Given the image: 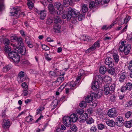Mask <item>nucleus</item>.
<instances>
[{
    "label": "nucleus",
    "mask_w": 132,
    "mask_h": 132,
    "mask_svg": "<svg viewBox=\"0 0 132 132\" xmlns=\"http://www.w3.org/2000/svg\"><path fill=\"white\" fill-rule=\"evenodd\" d=\"M3 43L5 46L9 45L10 44V40L9 39L5 38L3 40Z\"/></svg>",
    "instance_id": "obj_43"
},
{
    "label": "nucleus",
    "mask_w": 132,
    "mask_h": 132,
    "mask_svg": "<svg viewBox=\"0 0 132 132\" xmlns=\"http://www.w3.org/2000/svg\"><path fill=\"white\" fill-rule=\"evenodd\" d=\"M131 48V45L127 44L126 41H122L121 42L119 50L120 51L123 52L125 55H127L129 53Z\"/></svg>",
    "instance_id": "obj_1"
},
{
    "label": "nucleus",
    "mask_w": 132,
    "mask_h": 132,
    "mask_svg": "<svg viewBox=\"0 0 132 132\" xmlns=\"http://www.w3.org/2000/svg\"><path fill=\"white\" fill-rule=\"evenodd\" d=\"M128 76L126 72L125 71L121 72L119 75V81L121 83L124 82L126 80Z\"/></svg>",
    "instance_id": "obj_8"
},
{
    "label": "nucleus",
    "mask_w": 132,
    "mask_h": 132,
    "mask_svg": "<svg viewBox=\"0 0 132 132\" xmlns=\"http://www.w3.org/2000/svg\"><path fill=\"white\" fill-rule=\"evenodd\" d=\"M100 40H98L93 44L92 46L86 51L87 53L90 52L92 51L95 50L96 49L98 48L100 46Z\"/></svg>",
    "instance_id": "obj_4"
},
{
    "label": "nucleus",
    "mask_w": 132,
    "mask_h": 132,
    "mask_svg": "<svg viewBox=\"0 0 132 132\" xmlns=\"http://www.w3.org/2000/svg\"><path fill=\"white\" fill-rule=\"evenodd\" d=\"M88 115L86 113H84L82 115H81L80 117V121L81 122H84L88 118Z\"/></svg>",
    "instance_id": "obj_19"
},
{
    "label": "nucleus",
    "mask_w": 132,
    "mask_h": 132,
    "mask_svg": "<svg viewBox=\"0 0 132 132\" xmlns=\"http://www.w3.org/2000/svg\"><path fill=\"white\" fill-rule=\"evenodd\" d=\"M14 12H11V15L13 16H15L16 17H19L20 14V12L19 11L16 10Z\"/></svg>",
    "instance_id": "obj_44"
},
{
    "label": "nucleus",
    "mask_w": 132,
    "mask_h": 132,
    "mask_svg": "<svg viewBox=\"0 0 132 132\" xmlns=\"http://www.w3.org/2000/svg\"><path fill=\"white\" fill-rule=\"evenodd\" d=\"M111 78L108 76H106L104 78V81L108 83H110L111 81Z\"/></svg>",
    "instance_id": "obj_45"
},
{
    "label": "nucleus",
    "mask_w": 132,
    "mask_h": 132,
    "mask_svg": "<svg viewBox=\"0 0 132 132\" xmlns=\"http://www.w3.org/2000/svg\"><path fill=\"white\" fill-rule=\"evenodd\" d=\"M87 103L85 101H82L79 104V106L83 109L85 108L87 106Z\"/></svg>",
    "instance_id": "obj_51"
},
{
    "label": "nucleus",
    "mask_w": 132,
    "mask_h": 132,
    "mask_svg": "<svg viewBox=\"0 0 132 132\" xmlns=\"http://www.w3.org/2000/svg\"><path fill=\"white\" fill-rule=\"evenodd\" d=\"M61 27V25H55L53 28L54 32L57 33L60 32Z\"/></svg>",
    "instance_id": "obj_35"
},
{
    "label": "nucleus",
    "mask_w": 132,
    "mask_h": 132,
    "mask_svg": "<svg viewBox=\"0 0 132 132\" xmlns=\"http://www.w3.org/2000/svg\"><path fill=\"white\" fill-rule=\"evenodd\" d=\"M85 101L86 102L89 103L92 102L93 101V100L91 99L90 96L89 95H88L86 97L85 99Z\"/></svg>",
    "instance_id": "obj_54"
},
{
    "label": "nucleus",
    "mask_w": 132,
    "mask_h": 132,
    "mask_svg": "<svg viewBox=\"0 0 132 132\" xmlns=\"http://www.w3.org/2000/svg\"><path fill=\"white\" fill-rule=\"evenodd\" d=\"M29 79L28 77L25 75V96L28 95L29 93L28 90H27L28 89V85L27 84L29 82Z\"/></svg>",
    "instance_id": "obj_17"
},
{
    "label": "nucleus",
    "mask_w": 132,
    "mask_h": 132,
    "mask_svg": "<svg viewBox=\"0 0 132 132\" xmlns=\"http://www.w3.org/2000/svg\"><path fill=\"white\" fill-rule=\"evenodd\" d=\"M91 97V98L93 100V98H99L100 97V96H98V94H96L93 92H91L90 95H89Z\"/></svg>",
    "instance_id": "obj_30"
},
{
    "label": "nucleus",
    "mask_w": 132,
    "mask_h": 132,
    "mask_svg": "<svg viewBox=\"0 0 132 132\" xmlns=\"http://www.w3.org/2000/svg\"><path fill=\"white\" fill-rule=\"evenodd\" d=\"M42 48L44 50L46 51L49 50L50 48L45 45H42Z\"/></svg>",
    "instance_id": "obj_59"
},
{
    "label": "nucleus",
    "mask_w": 132,
    "mask_h": 132,
    "mask_svg": "<svg viewBox=\"0 0 132 132\" xmlns=\"http://www.w3.org/2000/svg\"><path fill=\"white\" fill-rule=\"evenodd\" d=\"M4 50V51L8 53H9L11 51V47L10 46H5Z\"/></svg>",
    "instance_id": "obj_47"
},
{
    "label": "nucleus",
    "mask_w": 132,
    "mask_h": 132,
    "mask_svg": "<svg viewBox=\"0 0 132 132\" xmlns=\"http://www.w3.org/2000/svg\"><path fill=\"white\" fill-rule=\"evenodd\" d=\"M97 129L96 126L95 125H93L90 128L88 132H95L96 131Z\"/></svg>",
    "instance_id": "obj_46"
},
{
    "label": "nucleus",
    "mask_w": 132,
    "mask_h": 132,
    "mask_svg": "<svg viewBox=\"0 0 132 132\" xmlns=\"http://www.w3.org/2000/svg\"><path fill=\"white\" fill-rule=\"evenodd\" d=\"M86 122L87 124H90L94 122V120L92 118H88Z\"/></svg>",
    "instance_id": "obj_42"
},
{
    "label": "nucleus",
    "mask_w": 132,
    "mask_h": 132,
    "mask_svg": "<svg viewBox=\"0 0 132 132\" xmlns=\"http://www.w3.org/2000/svg\"><path fill=\"white\" fill-rule=\"evenodd\" d=\"M70 129L72 130V131L74 132H76L77 130V128L76 126L74 124L72 123L70 125V126H69Z\"/></svg>",
    "instance_id": "obj_36"
},
{
    "label": "nucleus",
    "mask_w": 132,
    "mask_h": 132,
    "mask_svg": "<svg viewBox=\"0 0 132 132\" xmlns=\"http://www.w3.org/2000/svg\"><path fill=\"white\" fill-rule=\"evenodd\" d=\"M46 11L44 10H41V12L40 14V19L42 20H43L46 17Z\"/></svg>",
    "instance_id": "obj_25"
},
{
    "label": "nucleus",
    "mask_w": 132,
    "mask_h": 132,
    "mask_svg": "<svg viewBox=\"0 0 132 132\" xmlns=\"http://www.w3.org/2000/svg\"><path fill=\"white\" fill-rule=\"evenodd\" d=\"M48 8L50 13L54 15L56 13V11L53 4H48Z\"/></svg>",
    "instance_id": "obj_13"
},
{
    "label": "nucleus",
    "mask_w": 132,
    "mask_h": 132,
    "mask_svg": "<svg viewBox=\"0 0 132 132\" xmlns=\"http://www.w3.org/2000/svg\"><path fill=\"white\" fill-rule=\"evenodd\" d=\"M107 114L111 118H114L116 117L118 114L115 108H112L108 110Z\"/></svg>",
    "instance_id": "obj_6"
},
{
    "label": "nucleus",
    "mask_w": 132,
    "mask_h": 132,
    "mask_svg": "<svg viewBox=\"0 0 132 132\" xmlns=\"http://www.w3.org/2000/svg\"><path fill=\"white\" fill-rule=\"evenodd\" d=\"M82 10L83 13H85L87 12L88 11V7L85 4H84L82 5Z\"/></svg>",
    "instance_id": "obj_48"
},
{
    "label": "nucleus",
    "mask_w": 132,
    "mask_h": 132,
    "mask_svg": "<svg viewBox=\"0 0 132 132\" xmlns=\"http://www.w3.org/2000/svg\"><path fill=\"white\" fill-rule=\"evenodd\" d=\"M116 97L114 95H112L110 97V100L112 102H114L116 101Z\"/></svg>",
    "instance_id": "obj_63"
},
{
    "label": "nucleus",
    "mask_w": 132,
    "mask_h": 132,
    "mask_svg": "<svg viewBox=\"0 0 132 132\" xmlns=\"http://www.w3.org/2000/svg\"><path fill=\"white\" fill-rule=\"evenodd\" d=\"M108 72L109 74L111 75H114L115 73V71L114 69H110L108 71Z\"/></svg>",
    "instance_id": "obj_61"
},
{
    "label": "nucleus",
    "mask_w": 132,
    "mask_h": 132,
    "mask_svg": "<svg viewBox=\"0 0 132 132\" xmlns=\"http://www.w3.org/2000/svg\"><path fill=\"white\" fill-rule=\"evenodd\" d=\"M78 12L79 13H78V16L76 17H78V19L79 20V21H81L82 20V18L84 17L85 14H80L79 12Z\"/></svg>",
    "instance_id": "obj_58"
},
{
    "label": "nucleus",
    "mask_w": 132,
    "mask_h": 132,
    "mask_svg": "<svg viewBox=\"0 0 132 132\" xmlns=\"http://www.w3.org/2000/svg\"><path fill=\"white\" fill-rule=\"evenodd\" d=\"M54 5L58 10H59L60 8L62 6L61 3L59 2H55L54 3Z\"/></svg>",
    "instance_id": "obj_41"
},
{
    "label": "nucleus",
    "mask_w": 132,
    "mask_h": 132,
    "mask_svg": "<svg viewBox=\"0 0 132 132\" xmlns=\"http://www.w3.org/2000/svg\"><path fill=\"white\" fill-rule=\"evenodd\" d=\"M27 5L29 9H32L34 7V4L32 1L28 2Z\"/></svg>",
    "instance_id": "obj_52"
},
{
    "label": "nucleus",
    "mask_w": 132,
    "mask_h": 132,
    "mask_svg": "<svg viewBox=\"0 0 132 132\" xmlns=\"http://www.w3.org/2000/svg\"><path fill=\"white\" fill-rule=\"evenodd\" d=\"M25 43L26 45L29 48H32L33 47V45L31 40L30 38L28 36L25 37Z\"/></svg>",
    "instance_id": "obj_14"
},
{
    "label": "nucleus",
    "mask_w": 132,
    "mask_h": 132,
    "mask_svg": "<svg viewBox=\"0 0 132 132\" xmlns=\"http://www.w3.org/2000/svg\"><path fill=\"white\" fill-rule=\"evenodd\" d=\"M113 59L116 63H118L119 61V56L118 54L114 53L113 54Z\"/></svg>",
    "instance_id": "obj_37"
},
{
    "label": "nucleus",
    "mask_w": 132,
    "mask_h": 132,
    "mask_svg": "<svg viewBox=\"0 0 132 132\" xmlns=\"http://www.w3.org/2000/svg\"><path fill=\"white\" fill-rule=\"evenodd\" d=\"M57 104V101L56 100H54L52 102L51 105V110H53L56 107Z\"/></svg>",
    "instance_id": "obj_34"
},
{
    "label": "nucleus",
    "mask_w": 132,
    "mask_h": 132,
    "mask_svg": "<svg viewBox=\"0 0 132 132\" xmlns=\"http://www.w3.org/2000/svg\"><path fill=\"white\" fill-rule=\"evenodd\" d=\"M84 71L82 69H80L78 75L77 77L76 78V80H77V82H79L81 79L80 77L83 75Z\"/></svg>",
    "instance_id": "obj_31"
},
{
    "label": "nucleus",
    "mask_w": 132,
    "mask_h": 132,
    "mask_svg": "<svg viewBox=\"0 0 132 132\" xmlns=\"http://www.w3.org/2000/svg\"><path fill=\"white\" fill-rule=\"evenodd\" d=\"M63 123L65 126L69 127L71 124V120L69 116H64L63 119Z\"/></svg>",
    "instance_id": "obj_9"
},
{
    "label": "nucleus",
    "mask_w": 132,
    "mask_h": 132,
    "mask_svg": "<svg viewBox=\"0 0 132 132\" xmlns=\"http://www.w3.org/2000/svg\"><path fill=\"white\" fill-rule=\"evenodd\" d=\"M12 39L13 40H16L17 42L18 45L22 47L24 46V43L23 42V40L20 37H17L16 36H11Z\"/></svg>",
    "instance_id": "obj_7"
},
{
    "label": "nucleus",
    "mask_w": 132,
    "mask_h": 132,
    "mask_svg": "<svg viewBox=\"0 0 132 132\" xmlns=\"http://www.w3.org/2000/svg\"><path fill=\"white\" fill-rule=\"evenodd\" d=\"M53 22V19L51 17L48 18L46 22V24L48 25H50Z\"/></svg>",
    "instance_id": "obj_56"
},
{
    "label": "nucleus",
    "mask_w": 132,
    "mask_h": 132,
    "mask_svg": "<svg viewBox=\"0 0 132 132\" xmlns=\"http://www.w3.org/2000/svg\"><path fill=\"white\" fill-rule=\"evenodd\" d=\"M24 75V73L23 71H21L18 74V76L17 77V80L20 82H21L24 81L25 79H23Z\"/></svg>",
    "instance_id": "obj_15"
},
{
    "label": "nucleus",
    "mask_w": 132,
    "mask_h": 132,
    "mask_svg": "<svg viewBox=\"0 0 132 132\" xmlns=\"http://www.w3.org/2000/svg\"><path fill=\"white\" fill-rule=\"evenodd\" d=\"M64 75V73L62 74V75H61V77H60L57 78L56 81H55V82H57L58 84H60L64 80V78L63 76Z\"/></svg>",
    "instance_id": "obj_29"
},
{
    "label": "nucleus",
    "mask_w": 132,
    "mask_h": 132,
    "mask_svg": "<svg viewBox=\"0 0 132 132\" xmlns=\"http://www.w3.org/2000/svg\"><path fill=\"white\" fill-rule=\"evenodd\" d=\"M82 40L84 41H86L87 42L91 40L89 37L85 35L82 36Z\"/></svg>",
    "instance_id": "obj_53"
},
{
    "label": "nucleus",
    "mask_w": 132,
    "mask_h": 132,
    "mask_svg": "<svg viewBox=\"0 0 132 132\" xmlns=\"http://www.w3.org/2000/svg\"><path fill=\"white\" fill-rule=\"evenodd\" d=\"M54 22L55 24H57L61 22L60 17L59 16L54 17Z\"/></svg>",
    "instance_id": "obj_39"
},
{
    "label": "nucleus",
    "mask_w": 132,
    "mask_h": 132,
    "mask_svg": "<svg viewBox=\"0 0 132 132\" xmlns=\"http://www.w3.org/2000/svg\"><path fill=\"white\" fill-rule=\"evenodd\" d=\"M132 112L130 111H128L125 114V117L127 118H128L131 115Z\"/></svg>",
    "instance_id": "obj_57"
},
{
    "label": "nucleus",
    "mask_w": 132,
    "mask_h": 132,
    "mask_svg": "<svg viewBox=\"0 0 132 132\" xmlns=\"http://www.w3.org/2000/svg\"><path fill=\"white\" fill-rule=\"evenodd\" d=\"M33 119L32 118L31 116H28L26 117V121L28 122H29L31 121Z\"/></svg>",
    "instance_id": "obj_62"
},
{
    "label": "nucleus",
    "mask_w": 132,
    "mask_h": 132,
    "mask_svg": "<svg viewBox=\"0 0 132 132\" xmlns=\"http://www.w3.org/2000/svg\"><path fill=\"white\" fill-rule=\"evenodd\" d=\"M49 75L51 76L54 77L61 76L59 72L58 71L56 72V71H55V72L53 71H50L49 73Z\"/></svg>",
    "instance_id": "obj_28"
},
{
    "label": "nucleus",
    "mask_w": 132,
    "mask_h": 132,
    "mask_svg": "<svg viewBox=\"0 0 132 132\" xmlns=\"http://www.w3.org/2000/svg\"><path fill=\"white\" fill-rule=\"evenodd\" d=\"M98 82L94 80L92 83V88L94 90H95L99 88Z\"/></svg>",
    "instance_id": "obj_21"
},
{
    "label": "nucleus",
    "mask_w": 132,
    "mask_h": 132,
    "mask_svg": "<svg viewBox=\"0 0 132 132\" xmlns=\"http://www.w3.org/2000/svg\"><path fill=\"white\" fill-rule=\"evenodd\" d=\"M105 63L107 66L110 68L113 67L114 65L113 60L112 58L110 57L106 59Z\"/></svg>",
    "instance_id": "obj_10"
},
{
    "label": "nucleus",
    "mask_w": 132,
    "mask_h": 132,
    "mask_svg": "<svg viewBox=\"0 0 132 132\" xmlns=\"http://www.w3.org/2000/svg\"><path fill=\"white\" fill-rule=\"evenodd\" d=\"M79 82H77V80L74 82L73 81H71V82H68L67 84L66 85L67 86H68L70 87V88L72 87H74L75 86L76 84H77Z\"/></svg>",
    "instance_id": "obj_26"
},
{
    "label": "nucleus",
    "mask_w": 132,
    "mask_h": 132,
    "mask_svg": "<svg viewBox=\"0 0 132 132\" xmlns=\"http://www.w3.org/2000/svg\"><path fill=\"white\" fill-rule=\"evenodd\" d=\"M18 48L16 50L17 51V52L19 54H21L22 55L24 56L25 55V51L24 49V46L22 47L21 46H19Z\"/></svg>",
    "instance_id": "obj_22"
},
{
    "label": "nucleus",
    "mask_w": 132,
    "mask_h": 132,
    "mask_svg": "<svg viewBox=\"0 0 132 132\" xmlns=\"http://www.w3.org/2000/svg\"><path fill=\"white\" fill-rule=\"evenodd\" d=\"M95 3L94 2L91 1L89 3V7L90 9H92L94 6Z\"/></svg>",
    "instance_id": "obj_60"
},
{
    "label": "nucleus",
    "mask_w": 132,
    "mask_h": 132,
    "mask_svg": "<svg viewBox=\"0 0 132 132\" xmlns=\"http://www.w3.org/2000/svg\"><path fill=\"white\" fill-rule=\"evenodd\" d=\"M72 3V0H63V5L65 7H67L69 5H71Z\"/></svg>",
    "instance_id": "obj_20"
},
{
    "label": "nucleus",
    "mask_w": 132,
    "mask_h": 132,
    "mask_svg": "<svg viewBox=\"0 0 132 132\" xmlns=\"http://www.w3.org/2000/svg\"><path fill=\"white\" fill-rule=\"evenodd\" d=\"M116 125L117 126L120 127L123 124L124 121L122 117L118 116L116 118Z\"/></svg>",
    "instance_id": "obj_12"
},
{
    "label": "nucleus",
    "mask_w": 132,
    "mask_h": 132,
    "mask_svg": "<svg viewBox=\"0 0 132 132\" xmlns=\"http://www.w3.org/2000/svg\"><path fill=\"white\" fill-rule=\"evenodd\" d=\"M132 90V83L130 82H128L125 85L122 86L120 89L121 91L122 92H125L127 90L130 91Z\"/></svg>",
    "instance_id": "obj_5"
},
{
    "label": "nucleus",
    "mask_w": 132,
    "mask_h": 132,
    "mask_svg": "<svg viewBox=\"0 0 132 132\" xmlns=\"http://www.w3.org/2000/svg\"><path fill=\"white\" fill-rule=\"evenodd\" d=\"M84 112L83 110L81 109H77L76 111V113L78 114L81 115Z\"/></svg>",
    "instance_id": "obj_49"
},
{
    "label": "nucleus",
    "mask_w": 132,
    "mask_h": 132,
    "mask_svg": "<svg viewBox=\"0 0 132 132\" xmlns=\"http://www.w3.org/2000/svg\"><path fill=\"white\" fill-rule=\"evenodd\" d=\"M99 71L101 73L104 74L106 72V68L104 66H102L100 68Z\"/></svg>",
    "instance_id": "obj_33"
},
{
    "label": "nucleus",
    "mask_w": 132,
    "mask_h": 132,
    "mask_svg": "<svg viewBox=\"0 0 132 132\" xmlns=\"http://www.w3.org/2000/svg\"><path fill=\"white\" fill-rule=\"evenodd\" d=\"M128 70L130 72H132V60L130 61L127 64Z\"/></svg>",
    "instance_id": "obj_40"
},
{
    "label": "nucleus",
    "mask_w": 132,
    "mask_h": 132,
    "mask_svg": "<svg viewBox=\"0 0 132 132\" xmlns=\"http://www.w3.org/2000/svg\"><path fill=\"white\" fill-rule=\"evenodd\" d=\"M130 18V17L129 16H128L127 17H126L125 18H121L120 19L121 25H122L123 24H126L127 22L129 21Z\"/></svg>",
    "instance_id": "obj_23"
},
{
    "label": "nucleus",
    "mask_w": 132,
    "mask_h": 132,
    "mask_svg": "<svg viewBox=\"0 0 132 132\" xmlns=\"http://www.w3.org/2000/svg\"><path fill=\"white\" fill-rule=\"evenodd\" d=\"M109 88L110 89V90L112 93L114 91L115 89V85L114 84H112L111 85H109Z\"/></svg>",
    "instance_id": "obj_55"
},
{
    "label": "nucleus",
    "mask_w": 132,
    "mask_h": 132,
    "mask_svg": "<svg viewBox=\"0 0 132 132\" xmlns=\"http://www.w3.org/2000/svg\"><path fill=\"white\" fill-rule=\"evenodd\" d=\"M124 124L125 126L126 127L130 128L132 126V120L125 121Z\"/></svg>",
    "instance_id": "obj_32"
},
{
    "label": "nucleus",
    "mask_w": 132,
    "mask_h": 132,
    "mask_svg": "<svg viewBox=\"0 0 132 132\" xmlns=\"http://www.w3.org/2000/svg\"><path fill=\"white\" fill-rule=\"evenodd\" d=\"M10 121L7 119H3V122L2 123V127L5 129L9 128L11 125Z\"/></svg>",
    "instance_id": "obj_11"
},
{
    "label": "nucleus",
    "mask_w": 132,
    "mask_h": 132,
    "mask_svg": "<svg viewBox=\"0 0 132 132\" xmlns=\"http://www.w3.org/2000/svg\"><path fill=\"white\" fill-rule=\"evenodd\" d=\"M10 67L9 65H6L2 69V71L4 72H6L9 71L10 69Z\"/></svg>",
    "instance_id": "obj_50"
},
{
    "label": "nucleus",
    "mask_w": 132,
    "mask_h": 132,
    "mask_svg": "<svg viewBox=\"0 0 132 132\" xmlns=\"http://www.w3.org/2000/svg\"><path fill=\"white\" fill-rule=\"evenodd\" d=\"M106 123L108 126L111 127H114L116 124L115 122L112 120L107 121Z\"/></svg>",
    "instance_id": "obj_27"
},
{
    "label": "nucleus",
    "mask_w": 132,
    "mask_h": 132,
    "mask_svg": "<svg viewBox=\"0 0 132 132\" xmlns=\"http://www.w3.org/2000/svg\"><path fill=\"white\" fill-rule=\"evenodd\" d=\"M97 127L99 130H102L104 129H105L106 127L105 125L101 123L98 124L97 125Z\"/></svg>",
    "instance_id": "obj_38"
},
{
    "label": "nucleus",
    "mask_w": 132,
    "mask_h": 132,
    "mask_svg": "<svg viewBox=\"0 0 132 132\" xmlns=\"http://www.w3.org/2000/svg\"><path fill=\"white\" fill-rule=\"evenodd\" d=\"M71 121L73 122H75L78 119V116L75 113H73L71 114L70 116H69Z\"/></svg>",
    "instance_id": "obj_24"
},
{
    "label": "nucleus",
    "mask_w": 132,
    "mask_h": 132,
    "mask_svg": "<svg viewBox=\"0 0 132 132\" xmlns=\"http://www.w3.org/2000/svg\"><path fill=\"white\" fill-rule=\"evenodd\" d=\"M127 106L128 107H131L132 106V101L130 100L127 103Z\"/></svg>",
    "instance_id": "obj_64"
},
{
    "label": "nucleus",
    "mask_w": 132,
    "mask_h": 132,
    "mask_svg": "<svg viewBox=\"0 0 132 132\" xmlns=\"http://www.w3.org/2000/svg\"><path fill=\"white\" fill-rule=\"evenodd\" d=\"M93 79L94 80L98 81L100 82H101L102 81L103 79L101 76L97 74H95L94 75Z\"/></svg>",
    "instance_id": "obj_16"
},
{
    "label": "nucleus",
    "mask_w": 132,
    "mask_h": 132,
    "mask_svg": "<svg viewBox=\"0 0 132 132\" xmlns=\"http://www.w3.org/2000/svg\"><path fill=\"white\" fill-rule=\"evenodd\" d=\"M8 57L12 59L15 63H18L20 61V57L18 54L16 52H10L8 54Z\"/></svg>",
    "instance_id": "obj_2"
},
{
    "label": "nucleus",
    "mask_w": 132,
    "mask_h": 132,
    "mask_svg": "<svg viewBox=\"0 0 132 132\" xmlns=\"http://www.w3.org/2000/svg\"><path fill=\"white\" fill-rule=\"evenodd\" d=\"M104 92L105 94L106 95H108L109 94H111L112 93L110 90L109 88V85L106 84L104 86Z\"/></svg>",
    "instance_id": "obj_18"
},
{
    "label": "nucleus",
    "mask_w": 132,
    "mask_h": 132,
    "mask_svg": "<svg viewBox=\"0 0 132 132\" xmlns=\"http://www.w3.org/2000/svg\"><path fill=\"white\" fill-rule=\"evenodd\" d=\"M68 13L66 15L67 19V20H70L71 18L72 15L73 14L75 15L74 16L77 17L78 15V13L79 12L73 10L71 8H69L68 10Z\"/></svg>",
    "instance_id": "obj_3"
}]
</instances>
